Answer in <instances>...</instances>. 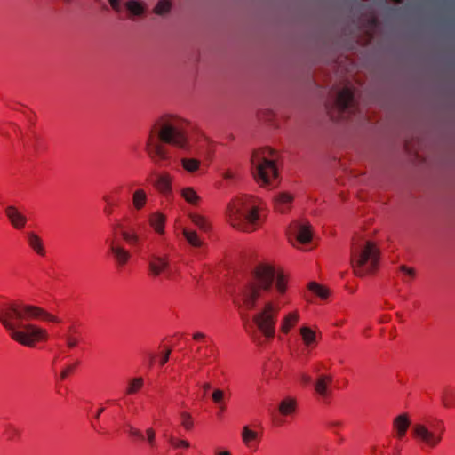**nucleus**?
Wrapping results in <instances>:
<instances>
[{"mask_svg":"<svg viewBox=\"0 0 455 455\" xmlns=\"http://www.w3.org/2000/svg\"><path fill=\"white\" fill-rule=\"evenodd\" d=\"M223 177L226 180H231L234 178V174L230 171H227L223 173Z\"/></svg>","mask_w":455,"mask_h":455,"instance_id":"8fccbe9b","label":"nucleus"},{"mask_svg":"<svg viewBox=\"0 0 455 455\" xmlns=\"http://www.w3.org/2000/svg\"><path fill=\"white\" fill-rule=\"evenodd\" d=\"M124 221L126 223H117L115 228L120 230L121 236L129 245L138 249L141 242L138 229L141 226L132 224L129 219H125Z\"/></svg>","mask_w":455,"mask_h":455,"instance_id":"9d476101","label":"nucleus"},{"mask_svg":"<svg viewBox=\"0 0 455 455\" xmlns=\"http://www.w3.org/2000/svg\"><path fill=\"white\" fill-rule=\"evenodd\" d=\"M170 354H171V350H167L162 356L161 360H160V364L161 365H164V363H166L169 360V356H170Z\"/></svg>","mask_w":455,"mask_h":455,"instance_id":"a18cd8bd","label":"nucleus"},{"mask_svg":"<svg viewBox=\"0 0 455 455\" xmlns=\"http://www.w3.org/2000/svg\"><path fill=\"white\" fill-rule=\"evenodd\" d=\"M127 9L134 15H140L143 13V7L141 4L136 0H131L126 4Z\"/></svg>","mask_w":455,"mask_h":455,"instance_id":"473e14b6","label":"nucleus"},{"mask_svg":"<svg viewBox=\"0 0 455 455\" xmlns=\"http://www.w3.org/2000/svg\"><path fill=\"white\" fill-rule=\"evenodd\" d=\"M273 155L274 151L268 148L255 150L251 155L252 174L257 181L265 185L270 184L271 180L277 175Z\"/></svg>","mask_w":455,"mask_h":455,"instance_id":"0eeeda50","label":"nucleus"},{"mask_svg":"<svg viewBox=\"0 0 455 455\" xmlns=\"http://www.w3.org/2000/svg\"><path fill=\"white\" fill-rule=\"evenodd\" d=\"M410 423V419L407 414H400L395 418L393 426L398 438H403L406 435Z\"/></svg>","mask_w":455,"mask_h":455,"instance_id":"f3484780","label":"nucleus"},{"mask_svg":"<svg viewBox=\"0 0 455 455\" xmlns=\"http://www.w3.org/2000/svg\"><path fill=\"white\" fill-rule=\"evenodd\" d=\"M108 1H109L110 5L112 6V8L115 11H116V12L120 11L119 0H108Z\"/></svg>","mask_w":455,"mask_h":455,"instance_id":"49530a36","label":"nucleus"},{"mask_svg":"<svg viewBox=\"0 0 455 455\" xmlns=\"http://www.w3.org/2000/svg\"><path fill=\"white\" fill-rule=\"evenodd\" d=\"M332 382L331 375H320L315 382V391L323 398L329 395V385Z\"/></svg>","mask_w":455,"mask_h":455,"instance_id":"dca6fc26","label":"nucleus"},{"mask_svg":"<svg viewBox=\"0 0 455 455\" xmlns=\"http://www.w3.org/2000/svg\"><path fill=\"white\" fill-rule=\"evenodd\" d=\"M180 162L183 169L189 173L196 172L201 166V161L193 157H184Z\"/></svg>","mask_w":455,"mask_h":455,"instance_id":"4be33fe9","label":"nucleus"},{"mask_svg":"<svg viewBox=\"0 0 455 455\" xmlns=\"http://www.w3.org/2000/svg\"><path fill=\"white\" fill-rule=\"evenodd\" d=\"M157 188L163 193H168L171 190V180L168 175H160L156 182Z\"/></svg>","mask_w":455,"mask_h":455,"instance_id":"7c9ffc66","label":"nucleus"},{"mask_svg":"<svg viewBox=\"0 0 455 455\" xmlns=\"http://www.w3.org/2000/svg\"><path fill=\"white\" fill-rule=\"evenodd\" d=\"M182 233H183V235L186 238L187 242L191 246L199 248L203 245V242L199 238L196 232L184 228Z\"/></svg>","mask_w":455,"mask_h":455,"instance_id":"a878e982","label":"nucleus"},{"mask_svg":"<svg viewBox=\"0 0 455 455\" xmlns=\"http://www.w3.org/2000/svg\"><path fill=\"white\" fill-rule=\"evenodd\" d=\"M181 424L187 429L190 430L193 427V421L191 416L187 412L181 413Z\"/></svg>","mask_w":455,"mask_h":455,"instance_id":"e433bc0d","label":"nucleus"},{"mask_svg":"<svg viewBox=\"0 0 455 455\" xmlns=\"http://www.w3.org/2000/svg\"><path fill=\"white\" fill-rule=\"evenodd\" d=\"M182 197L191 204H196L200 197L192 188H185L181 190Z\"/></svg>","mask_w":455,"mask_h":455,"instance_id":"cd10ccee","label":"nucleus"},{"mask_svg":"<svg viewBox=\"0 0 455 455\" xmlns=\"http://www.w3.org/2000/svg\"><path fill=\"white\" fill-rule=\"evenodd\" d=\"M104 410H105V409H104L103 407H100V408L98 410V411H97V413H96V415H95V418H96V419H99V418H100V414L104 411Z\"/></svg>","mask_w":455,"mask_h":455,"instance_id":"3c124183","label":"nucleus"},{"mask_svg":"<svg viewBox=\"0 0 455 455\" xmlns=\"http://www.w3.org/2000/svg\"><path fill=\"white\" fill-rule=\"evenodd\" d=\"M205 338V335L202 332H196L193 335V339L196 340H201Z\"/></svg>","mask_w":455,"mask_h":455,"instance_id":"09e8293b","label":"nucleus"},{"mask_svg":"<svg viewBox=\"0 0 455 455\" xmlns=\"http://www.w3.org/2000/svg\"><path fill=\"white\" fill-rule=\"evenodd\" d=\"M258 438L259 434L256 431L251 429L248 426L243 427L242 440L246 447L256 449Z\"/></svg>","mask_w":455,"mask_h":455,"instance_id":"a211bd4d","label":"nucleus"},{"mask_svg":"<svg viewBox=\"0 0 455 455\" xmlns=\"http://www.w3.org/2000/svg\"><path fill=\"white\" fill-rule=\"evenodd\" d=\"M379 262V251L370 241L364 243H353L351 249V264L355 273L363 276L373 272Z\"/></svg>","mask_w":455,"mask_h":455,"instance_id":"423d86ee","label":"nucleus"},{"mask_svg":"<svg viewBox=\"0 0 455 455\" xmlns=\"http://www.w3.org/2000/svg\"><path fill=\"white\" fill-rule=\"evenodd\" d=\"M68 333H72V334L76 335V331L73 327L70 326L68 329Z\"/></svg>","mask_w":455,"mask_h":455,"instance_id":"864d4df0","label":"nucleus"},{"mask_svg":"<svg viewBox=\"0 0 455 455\" xmlns=\"http://www.w3.org/2000/svg\"><path fill=\"white\" fill-rule=\"evenodd\" d=\"M226 213L229 224L240 231L252 232L259 226V207L251 196L234 197L228 204Z\"/></svg>","mask_w":455,"mask_h":455,"instance_id":"20e7f679","label":"nucleus"},{"mask_svg":"<svg viewBox=\"0 0 455 455\" xmlns=\"http://www.w3.org/2000/svg\"><path fill=\"white\" fill-rule=\"evenodd\" d=\"M103 199L104 201L109 205V207H107L105 208L104 212L105 213H107L108 215H110L112 213V209H111V206H112V201H111V198L109 196H103Z\"/></svg>","mask_w":455,"mask_h":455,"instance_id":"37998d69","label":"nucleus"},{"mask_svg":"<svg viewBox=\"0 0 455 455\" xmlns=\"http://www.w3.org/2000/svg\"><path fill=\"white\" fill-rule=\"evenodd\" d=\"M34 319L60 322L58 317L36 306L20 301H8L0 305V323L9 336L22 346L33 347L36 341L47 339L44 329L28 323Z\"/></svg>","mask_w":455,"mask_h":455,"instance_id":"f257e3e1","label":"nucleus"},{"mask_svg":"<svg viewBox=\"0 0 455 455\" xmlns=\"http://www.w3.org/2000/svg\"><path fill=\"white\" fill-rule=\"evenodd\" d=\"M144 380L141 377H137L129 379L127 387L125 389V395H134L139 392L143 387Z\"/></svg>","mask_w":455,"mask_h":455,"instance_id":"393cba45","label":"nucleus"},{"mask_svg":"<svg viewBox=\"0 0 455 455\" xmlns=\"http://www.w3.org/2000/svg\"><path fill=\"white\" fill-rule=\"evenodd\" d=\"M216 455H231V453L228 451H220Z\"/></svg>","mask_w":455,"mask_h":455,"instance_id":"5fc2aeb1","label":"nucleus"},{"mask_svg":"<svg viewBox=\"0 0 455 455\" xmlns=\"http://www.w3.org/2000/svg\"><path fill=\"white\" fill-rule=\"evenodd\" d=\"M5 214L9 219L11 224L16 229H21L25 227L27 223V218L21 212L18 211V209L14 206H7L5 208Z\"/></svg>","mask_w":455,"mask_h":455,"instance_id":"4468645a","label":"nucleus"},{"mask_svg":"<svg viewBox=\"0 0 455 455\" xmlns=\"http://www.w3.org/2000/svg\"><path fill=\"white\" fill-rule=\"evenodd\" d=\"M219 408L218 415L220 416L226 410V403L216 404Z\"/></svg>","mask_w":455,"mask_h":455,"instance_id":"de8ad7c7","label":"nucleus"},{"mask_svg":"<svg viewBox=\"0 0 455 455\" xmlns=\"http://www.w3.org/2000/svg\"><path fill=\"white\" fill-rule=\"evenodd\" d=\"M442 401L445 407L455 406V392L445 390L442 395Z\"/></svg>","mask_w":455,"mask_h":455,"instance_id":"2f4dec72","label":"nucleus"},{"mask_svg":"<svg viewBox=\"0 0 455 455\" xmlns=\"http://www.w3.org/2000/svg\"><path fill=\"white\" fill-rule=\"evenodd\" d=\"M288 235L302 244L307 243L312 239L311 226L308 223L294 221L289 228Z\"/></svg>","mask_w":455,"mask_h":455,"instance_id":"9b49d317","label":"nucleus"},{"mask_svg":"<svg viewBox=\"0 0 455 455\" xmlns=\"http://www.w3.org/2000/svg\"><path fill=\"white\" fill-rule=\"evenodd\" d=\"M169 442L174 448H188L189 443L186 440H177L174 437H170Z\"/></svg>","mask_w":455,"mask_h":455,"instance_id":"4c0bfd02","label":"nucleus"},{"mask_svg":"<svg viewBox=\"0 0 455 455\" xmlns=\"http://www.w3.org/2000/svg\"><path fill=\"white\" fill-rule=\"evenodd\" d=\"M279 310L280 305L276 300H267L263 307L252 317V321L259 331L267 339H273L275 335V324Z\"/></svg>","mask_w":455,"mask_h":455,"instance_id":"6e6552de","label":"nucleus"},{"mask_svg":"<svg viewBox=\"0 0 455 455\" xmlns=\"http://www.w3.org/2000/svg\"><path fill=\"white\" fill-rule=\"evenodd\" d=\"M302 339L307 346L315 342V333L309 327L304 326L300 329Z\"/></svg>","mask_w":455,"mask_h":455,"instance_id":"c85d7f7f","label":"nucleus"},{"mask_svg":"<svg viewBox=\"0 0 455 455\" xmlns=\"http://www.w3.org/2000/svg\"><path fill=\"white\" fill-rule=\"evenodd\" d=\"M394 2L397 3V4H400L403 2V0H393Z\"/></svg>","mask_w":455,"mask_h":455,"instance_id":"6e6d98bb","label":"nucleus"},{"mask_svg":"<svg viewBox=\"0 0 455 455\" xmlns=\"http://www.w3.org/2000/svg\"><path fill=\"white\" fill-rule=\"evenodd\" d=\"M170 8H171V4H170L169 0H161L156 4V6L155 8V12H156V13L162 15V14L168 12Z\"/></svg>","mask_w":455,"mask_h":455,"instance_id":"f704fd0d","label":"nucleus"},{"mask_svg":"<svg viewBox=\"0 0 455 455\" xmlns=\"http://www.w3.org/2000/svg\"><path fill=\"white\" fill-rule=\"evenodd\" d=\"M212 400L215 404H220L226 403V393L224 390L220 388H215L212 393Z\"/></svg>","mask_w":455,"mask_h":455,"instance_id":"72a5a7b5","label":"nucleus"},{"mask_svg":"<svg viewBox=\"0 0 455 455\" xmlns=\"http://www.w3.org/2000/svg\"><path fill=\"white\" fill-rule=\"evenodd\" d=\"M299 317V316L297 312H291L287 314L281 322V331L285 334L288 333L291 329L297 323Z\"/></svg>","mask_w":455,"mask_h":455,"instance_id":"412c9836","label":"nucleus"},{"mask_svg":"<svg viewBox=\"0 0 455 455\" xmlns=\"http://www.w3.org/2000/svg\"><path fill=\"white\" fill-rule=\"evenodd\" d=\"M170 264L166 256H158L152 254L148 259V271L149 275L157 277L161 274L167 272Z\"/></svg>","mask_w":455,"mask_h":455,"instance_id":"f8f14e48","label":"nucleus"},{"mask_svg":"<svg viewBox=\"0 0 455 455\" xmlns=\"http://www.w3.org/2000/svg\"><path fill=\"white\" fill-rule=\"evenodd\" d=\"M444 433L445 425L440 419L414 423L411 427L413 438L422 448H436L442 443Z\"/></svg>","mask_w":455,"mask_h":455,"instance_id":"39448f33","label":"nucleus"},{"mask_svg":"<svg viewBox=\"0 0 455 455\" xmlns=\"http://www.w3.org/2000/svg\"><path fill=\"white\" fill-rule=\"evenodd\" d=\"M297 401L292 397H286L279 404V411L283 416H289L295 412Z\"/></svg>","mask_w":455,"mask_h":455,"instance_id":"aec40b11","label":"nucleus"},{"mask_svg":"<svg viewBox=\"0 0 455 455\" xmlns=\"http://www.w3.org/2000/svg\"><path fill=\"white\" fill-rule=\"evenodd\" d=\"M110 251L112 252L115 261L118 267L124 266L131 258V253L121 245L110 243Z\"/></svg>","mask_w":455,"mask_h":455,"instance_id":"2eb2a0df","label":"nucleus"},{"mask_svg":"<svg viewBox=\"0 0 455 455\" xmlns=\"http://www.w3.org/2000/svg\"><path fill=\"white\" fill-rule=\"evenodd\" d=\"M129 434L132 435V436H134V437H137V438H140V439H144V435L143 434L141 433L140 430L139 429H136L134 427H132V426H129Z\"/></svg>","mask_w":455,"mask_h":455,"instance_id":"a19ab883","label":"nucleus"},{"mask_svg":"<svg viewBox=\"0 0 455 455\" xmlns=\"http://www.w3.org/2000/svg\"><path fill=\"white\" fill-rule=\"evenodd\" d=\"M332 119H346L355 111L354 93L348 87L339 91L332 104L326 106Z\"/></svg>","mask_w":455,"mask_h":455,"instance_id":"1a4fd4ad","label":"nucleus"},{"mask_svg":"<svg viewBox=\"0 0 455 455\" xmlns=\"http://www.w3.org/2000/svg\"><path fill=\"white\" fill-rule=\"evenodd\" d=\"M189 124L178 116L167 115L162 116L154 125L147 141V153L150 159L158 166H164L169 159L167 148L156 140V136L164 143L170 144L180 149L190 150Z\"/></svg>","mask_w":455,"mask_h":455,"instance_id":"f03ea898","label":"nucleus"},{"mask_svg":"<svg viewBox=\"0 0 455 455\" xmlns=\"http://www.w3.org/2000/svg\"><path fill=\"white\" fill-rule=\"evenodd\" d=\"M78 364V362L75 363L74 364L68 365L60 373V379H65L69 373H71L76 366Z\"/></svg>","mask_w":455,"mask_h":455,"instance_id":"ea45409f","label":"nucleus"},{"mask_svg":"<svg viewBox=\"0 0 455 455\" xmlns=\"http://www.w3.org/2000/svg\"><path fill=\"white\" fill-rule=\"evenodd\" d=\"M308 289L314 293H315L317 296H319L321 299H327V297L329 296V291L325 287L315 282H311L308 283Z\"/></svg>","mask_w":455,"mask_h":455,"instance_id":"c756f323","label":"nucleus"},{"mask_svg":"<svg viewBox=\"0 0 455 455\" xmlns=\"http://www.w3.org/2000/svg\"><path fill=\"white\" fill-rule=\"evenodd\" d=\"M274 281L276 283V289L280 294L285 292L286 283L282 273L267 264L257 266L251 274L250 280L241 292L242 304L239 305L242 317L249 320V315L243 311H250L255 308L258 299L264 298L273 285Z\"/></svg>","mask_w":455,"mask_h":455,"instance_id":"7ed1b4c3","label":"nucleus"},{"mask_svg":"<svg viewBox=\"0 0 455 455\" xmlns=\"http://www.w3.org/2000/svg\"><path fill=\"white\" fill-rule=\"evenodd\" d=\"M400 271L403 272L405 275H409L410 277L413 278L415 275V271L413 268L408 267L404 265L400 266L399 267Z\"/></svg>","mask_w":455,"mask_h":455,"instance_id":"79ce46f5","label":"nucleus"},{"mask_svg":"<svg viewBox=\"0 0 455 455\" xmlns=\"http://www.w3.org/2000/svg\"><path fill=\"white\" fill-rule=\"evenodd\" d=\"M66 2H69L70 0H65Z\"/></svg>","mask_w":455,"mask_h":455,"instance_id":"4d7b16f0","label":"nucleus"},{"mask_svg":"<svg viewBox=\"0 0 455 455\" xmlns=\"http://www.w3.org/2000/svg\"><path fill=\"white\" fill-rule=\"evenodd\" d=\"M63 339L66 342L67 347L70 349L75 348L79 343L78 337H76V335H74L72 333L65 334L63 336Z\"/></svg>","mask_w":455,"mask_h":455,"instance_id":"c9c22d12","label":"nucleus"},{"mask_svg":"<svg viewBox=\"0 0 455 455\" xmlns=\"http://www.w3.org/2000/svg\"><path fill=\"white\" fill-rule=\"evenodd\" d=\"M190 220L202 231L206 232L210 229V224L204 216L192 213L190 214Z\"/></svg>","mask_w":455,"mask_h":455,"instance_id":"bb28decb","label":"nucleus"},{"mask_svg":"<svg viewBox=\"0 0 455 455\" xmlns=\"http://www.w3.org/2000/svg\"><path fill=\"white\" fill-rule=\"evenodd\" d=\"M147 441L151 447L156 444V432L153 428H148L146 430Z\"/></svg>","mask_w":455,"mask_h":455,"instance_id":"58836bf2","label":"nucleus"},{"mask_svg":"<svg viewBox=\"0 0 455 455\" xmlns=\"http://www.w3.org/2000/svg\"><path fill=\"white\" fill-rule=\"evenodd\" d=\"M203 388H204V390L205 392H206V391H208V390H210V389H211V384H210V383H204V384L203 385Z\"/></svg>","mask_w":455,"mask_h":455,"instance_id":"603ef678","label":"nucleus"},{"mask_svg":"<svg viewBox=\"0 0 455 455\" xmlns=\"http://www.w3.org/2000/svg\"><path fill=\"white\" fill-rule=\"evenodd\" d=\"M293 196L288 192H279L273 198L275 210L280 213L288 212L291 208Z\"/></svg>","mask_w":455,"mask_h":455,"instance_id":"ddd939ff","label":"nucleus"},{"mask_svg":"<svg viewBox=\"0 0 455 455\" xmlns=\"http://www.w3.org/2000/svg\"><path fill=\"white\" fill-rule=\"evenodd\" d=\"M147 203V194L143 189H137L132 194V205L137 210H141Z\"/></svg>","mask_w":455,"mask_h":455,"instance_id":"5701e85b","label":"nucleus"},{"mask_svg":"<svg viewBox=\"0 0 455 455\" xmlns=\"http://www.w3.org/2000/svg\"><path fill=\"white\" fill-rule=\"evenodd\" d=\"M28 243L30 247L39 255H44V248L41 238L34 234H28Z\"/></svg>","mask_w":455,"mask_h":455,"instance_id":"b1692460","label":"nucleus"},{"mask_svg":"<svg viewBox=\"0 0 455 455\" xmlns=\"http://www.w3.org/2000/svg\"><path fill=\"white\" fill-rule=\"evenodd\" d=\"M299 379L304 385H307V384L311 383V377L306 373H301Z\"/></svg>","mask_w":455,"mask_h":455,"instance_id":"c03bdc74","label":"nucleus"},{"mask_svg":"<svg viewBox=\"0 0 455 455\" xmlns=\"http://www.w3.org/2000/svg\"><path fill=\"white\" fill-rule=\"evenodd\" d=\"M148 222L157 234L164 235L165 225V216L164 214L160 212H154L150 214Z\"/></svg>","mask_w":455,"mask_h":455,"instance_id":"6ab92c4d","label":"nucleus"}]
</instances>
